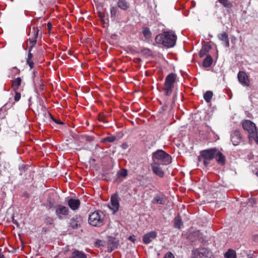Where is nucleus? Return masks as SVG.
Listing matches in <instances>:
<instances>
[{
	"instance_id": "obj_1",
	"label": "nucleus",
	"mask_w": 258,
	"mask_h": 258,
	"mask_svg": "<svg viewBox=\"0 0 258 258\" xmlns=\"http://www.w3.org/2000/svg\"><path fill=\"white\" fill-rule=\"evenodd\" d=\"M176 39L177 37L174 33L166 31L157 35L155 37V41L158 44L170 48L175 45Z\"/></svg>"
},
{
	"instance_id": "obj_2",
	"label": "nucleus",
	"mask_w": 258,
	"mask_h": 258,
	"mask_svg": "<svg viewBox=\"0 0 258 258\" xmlns=\"http://www.w3.org/2000/svg\"><path fill=\"white\" fill-rule=\"evenodd\" d=\"M242 127L246 131L248 136L249 140L251 141H254L258 143V133L255 124L249 120H244L242 122Z\"/></svg>"
},
{
	"instance_id": "obj_3",
	"label": "nucleus",
	"mask_w": 258,
	"mask_h": 258,
	"mask_svg": "<svg viewBox=\"0 0 258 258\" xmlns=\"http://www.w3.org/2000/svg\"><path fill=\"white\" fill-rule=\"evenodd\" d=\"M153 162L167 165L171 162V156L162 150H158L152 155Z\"/></svg>"
},
{
	"instance_id": "obj_4",
	"label": "nucleus",
	"mask_w": 258,
	"mask_h": 258,
	"mask_svg": "<svg viewBox=\"0 0 258 258\" xmlns=\"http://www.w3.org/2000/svg\"><path fill=\"white\" fill-rule=\"evenodd\" d=\"M103 213L102 212L95 211L90 215L89 223L93 226H101L104 224Z\"/></svg>"
},
{
	"instance_id": "obj_5",
	"label": "nucleus",
	"mask_w": 258,
	"mask_h": 258,
	"mask_svg": "<svg viewBox=\"0 0 258 258\" xmlns=\"http://www.w3.org/2000/svg\"><path fill=\"white\" fill-rule=\"evenodd\" d=\"M216 148H211L201 151V155L204 159L203 163L205 166H207L211 160L215 157V154H216Z\"/></svg>"
},
{
	"instance_id": "obj_6",
	"label": "nucleus",
	"mask_w": 258,
	"mask_h": 258,
	"mask_svg": "<svg viewBox=\"0 0 258 258\" xmlns=\"http://www.w3.org/2000/svg\"><path fill=\"white\" fill-rule=\"evenodd\" d=\"M38 33L39 30L37 28L34 29L33 36L32 38H29L28 40V45H29V51L27 58H32L33 54L31 52L37 42V38L38 36Z\"/></svg>"
},
{
	"instance_id": "obj_7",
	"label": "nucleus",
	"mask_w": 258,
	"mask_h": 258,
	"mask_svg": "<svg viewBox=\"0 0 258 258\" xmlns=\"http://www.w3.org/2000/svg\"><path fill=\"white\" fill-rule=\"evenodd\" d=\"M119 198L117 194H114L111 197V207L110 208L115 213L118 211L119 208Z\"/></svg>"
},
{
	"instance_id": "obj_8",
	"label": "nucleus",
	"mask_w": 258,
	"mask_h": 258,
	"mask_svg": "<svg viewBox=\"0 0 258 258\" xmlns=\"http://www.w3.org/2000/svg\"><path fill=\"white\" fill-rule=\"evenodd\" d=\"M197 252V255L199 258H211L212 254L211 251L208 249L202 247L199 248H195Z\"/></svg>"
},
{
	"instance_id": "obj_9",
	"label": "nucleus",
	"mask_w": 258,
	"mask_h": 258,
	"mask_svg": "<svg viewBox=\"0 0 258 258\" xmlns=\"http://www.w3.org/2000/svg\"><path fill=\"white\" fill-rule=\"evenodd\" d=\"M231 141L234 146L239 145L242 141V137L240 132L235 130L231 134Z\"/></svg>"
},
{
	"instance_id": "obj_10",
	"label": "nucleus",
	"mask_w": 258,
	"mask_h": 258,
	"mask_svg": "<svg viewBox=\"0 0 258 258\" xmlns=\"http://www.w3.org/2000/svg\"><path fill=\"white\" fill-rule=\"evenodd\" d=\"M239 82L243 86L248 87L249 85V81L248 77L243 71L239 72L237 75Z\"/></svg>"
},
{
	"instance_id": "obj_11",
	"label": "nucleus",
	"mask_w": 258,
	"mask_h": 258,
	"mask_svg": "<svg viewBox=\"0 0 258 258\" xmlns=\"http://www.w3.org/2000/svg\"><path fill=\"white\" fill-rule=\"evenodd\" d=\"M157 232L155 231H150L144 235L143 237V241L145 244H148L151 243L153 239L157 237Z\"/></svg>"
},
{
	"instance_id": "obj_12",
	"label": "nucleus",
	"mask_w": 258,
	"mask_h": 258,
	"mask_svg": "<svg viewBox=\"0 0 258 258\" xmlns=\"http://www.w3.org/2000/svg\"><path fill=\"white\" fill-rule=\"evenodd\" d=\"M160 165L156 162H152L151 164V167L154 174L160 177H163L164 176V172L160 167Z\"/></svg>"
},
{
	"instance_id": "obj_13",
	"label": "nucleus",
	"mask_w": 258,
	"mask_h": 258,
	"mask_svg": "<svg viewBox=\"0 0 258 258\" xmlns=\"http://www.w3.org/2000/svg\"><path fill=\"white\" fill-rule=\"evenodd\" d=\"M167 199L166 196L162 194H157L154 196L152 203L154 204L164 205L166 202Z\"/></svg>"
},
{
	"instance_id": "obj_14",
	"label": "nucleus",
	"mask_w": 258,
	"mask_h": 258,
	"mask_svg": "<svg viewBox=\"0 0 258 258\" xmlns=\"http://www.w3.org/2000/svg\"><path fill=\"white\" fill-rule=\"evenodd\" d=\"M216 154L215 157L218 164L224 166L226 164V158L224 154L216 149Z\"/></svg>"
},
{
	"instance_id": "obj_15",
	"label": "nucleus",
	"mask_w": 258,
	"mask_h": 258,
	"mask_svg": "<svg viewBox=\"0 0 258 258\" xmlns=\"http://www.w3.org/2000/svg\"><path fill=\"white\" fill-rule=\"evenodd\" d=\"M56 214L60 219H62L61 215H67L69 214V209L67 207L62 205H58L55 210Z\"/></svg>"
},
{
	"instance_id": "obj_16",
	"label": "nucleus",
	"mask_w": 258,
	"mask_h": 258,
	"mask_svg": "<svg viewBox=\"0 0 258 258\" xmlns=\"http://www.w3.org/2000/svg\"><path fill=\"white\" fill-rule=\"evenodd\" d=\"M69 207L73 211L77 210L80 206V201L79 199H70L68 201Z\"/></svg>"
},
{
	"instance_id": "obj_17",
	"label": "nucleus",
	"mask_w": 258,
	"mask_h": 258,
	"mask_svg": "<svg viewBox=\"0 0 258 258\" xmlns=\"http://www.w3.org/2000/svg\"><path fill=\"white\" fill-rule=\"evenodd\" d=\"M107 244L108 248H110L111 250H112L117 247L118 241L115 237L109 236L108 238Z\"/></svg>"
},
{
	"instance_id": "obj_18",
	"label": "nucleus",
	"mask_w": 258,
	"mask_h": 258,
	"mask_svg": "<svg viewBox=\"0 0 258 258\" xmlns=\"http://www.w3.org/2000/svg\"><path fill=\"white\" fill-rule=\"evenodd\" d=\"M176 79V75L174 73H170L166 76L164 83L174 86Z\"/></svg>"
},
{
	"instance_id": "obj_19",
	"label": "nucleus",
	"mask_w": 258,
	"mask_h": 258,
	"mask_svg": "<svg viewBox=\"0 0 258 258\" xmlns=\"http://www.w3.org/2000/svg\"><path fill=\"white\" fill-rule=\"evenodd\" d=\"M218 38L219 39L222 41L223 44L225 47H228L229 46V41L228 39V36L226 32H223L218 35Z\"/></svg>"
},
{
	"instance_id": "obj_20",
	"label": "nucleus",
	"mask_w": 258,
	"mask_h": 258,
	"mask_svg": "<svg viewBox=\"0 0 258 258\" xmlns=\"http://www.w3.org/2000/svg\"><path fill=\"white\" fill-rule=\"evenodd\" d=\"M81 218L75 216L71 219L70 225L73 229H76L81 226Z\"/></svg>"
},
{
	"instance_id": "obj_21",
	"label": "nucleus",
	"mask_w": 258,
	"mask_h": 258,
	"mask_svg": "<svg viewBox=\"0 0 258 258\" xmlns=\"http://www.w3.org/2000/svg\"><path fill=\"white\" fill-rule=\"evenodd\" d=\"M213 62L212 57L210 55H208L204 58L203 62V66L205 68L210 67Z\"/></svg>"
},
{
	"instance_id": "obj_22",
	"label": "nucleus",
	"mask_w": 258,
	"mask_h": 258,
	"mask_svg": "<svg viewBox=\"0 0 258 258\" xmlns=\"http://www.w3.org/2000/svg\"><path fill=\"white\" fill-rule=\"evenodd\" d=\"M21 82L22 80L20 77L16 78L15 80L13 81L12 88L15 91V92H16L18 90L21 84Z\"/></svg>"
},
{
	"instance_id": "obj_23",
	"label": "nucleus",
	"mask_w": 258,
	"mask_h": 258,
	"mask_svg": "<svg viewBox=\"0 0 258 258\" xmlns=\"http://www.w3.org/2000/svg\"><path fill=\"white\" fill-rule=\"evenodd\" d=\"M173 88L174 86H171V85H168L164 83L163 87L164 95L167 96H170L172 92Z\"/></svg>"
},
{
	"instance_id": "obj_24",
	"label": "nucleus",
	"mask_w": 258,
	"mask_h": 258,
	"mask_svg": "<svg viewBox=\"0 0 258 258\" xmlns=\"http://www.w3.org/2000/svg\"><path fill=\"white\" fill-rule=\"evenodd\" d=\"M70 258H87L86 254L83 252L78 250H74Z\"/></svg>"
},
{
	"instance_id": "obj_25",
	"label": "nucleus",
	"mask_w": 258,
	"mask_h": 258,
	"mask_svg": "<svg viewBox=\"0 0 258 258\" xmlns=\"http://www.w3.org/2000/svg\"><path fill=\"white\" fill-rule=\"evenodd\" d=\"M117 6L119 8L123 10H126L129 8V4L125 0H118Z\"/></svg>"
},
{
	"instance_id": "obj_26",
	"label": "nucleus",
	"mask_w": 258,
	"mask_h": 258,
	"mask_svg": "<svg viewBox=\"0 0 258 258\" xmlns=\"http://www.w3.org/2000/svg\"><path fill=\"white\" fill-rule=\"evenodd\" d=\"M225 258H237L236 251L232 249H229L224 254Z\"/></svg>"
},
{
	"instance_id": "obj_27",
	"label": "nucleus",
	"mask_w": 258,
	"mask_h": 258,
	"mask_svg": "<svg viewBox=\"0 0 258 258\" xmlns=\"http://www.w3.org/2000/svg\"><path fill=\"white\" fill-rule=\"evenodd\" d=\"M213 92L211 91H207L204 95V98L205 100L209 103L211 101L213 97Z\"/></svg>"
},
{
	"instance_id": "obj_28",
	"label": "nucleus",
	"mask_w": 258,
	"mask_h": 258,
	"mask_svg": "<svg viewBox=\"0 0 258 258\" xmlns=\"http://www.w3.org/2000/svg\"><path fill=\"white\" fill-rule=\"evenodd\" d=\"M142 33L146 39H149L151 38V32L149 28H144Z\"/></svg>"
},
{
	"instance_id": "obj_29",
	"label": "nucleus",
	"mask_w": 258,
	"mask_h": 258,
	"mask_svg": "<svg viewBox=\"0 0 258 258\" xmlns=\"http://www.w3.org/2000/svg\"><path fill=\"white\" fill-rule=\"evenodd\" d=\"M182 222L179 216L176 217L174 219V227L175 228H180L182 225Z\"/></svg>"
},
{
	"instance_id": "obj_30",
	"label": "nucleus",
	"mask_w": 258,
	"mask_h": 258,
	"mask_svg": "<svg viewBox=\"0 0 258 258\" xmlns=\"http://www.w3.org/2000/svg\"><path fill=\"white\" fill-rule=\"evenodd\" d=\"M219 2L225 8H230L232 7L231 3L229 0H218Z\"/></svg>"
},
{
	"instance_id": "obj_31",
	"label": "nucleus",
	"mask_w": 258,
	"mask_h": 258,
	"mask_svg": "<svg viewBox=\"0 0 258 258\" xmlns=\"http://www.w3.org/2000/svg\"><path fill=\"white\" fill-rule=\"evenodd\" d=\"M116 139L114 136H109L103 138L102 140V142L103 143H112Z\"/></svg>"
},
{
	"instance_id": "obj_32",
	"label": "nucleus",
	"mask_w": 258,
	"mask_h": 258,
	"mask_svg": "<svg viewBox=\"0 0 258 258\" xmlns=\"http://www.w3.org/2000/svg\"><path fill=\"white\" fill-rule=\"evenodd\" d=\"M117 9L116 7H112L110 9V15L111 18L114 19L117 15Z\"/></svg>"
},
{
	"instance_id": "obj_33",
	"label": "nucleus",
	"mask_w": 258,
	"mask_h": 258,
	"mask_svg": "<svg viewBox=\"0 0 258 258\" xmlns=\"http://www.w3.org/2000/svg\"><path fill=\"white\" fill-rule=\"evenodd\" d=\"M141 52L146 56H150L152 54V51L148 48H143L141 50Z\"/></svg>"
},
{
	"instance_id": "obj_34",
	"label": "nucleus",
	"mask_w": 258,
	"mask_h": 258,
	"mask_svg": "<svg viewBox=\"0 0 258 258\" xmlns=\"http://www.w3.org/2000/svg\"><path fill=\"white\" fill-rule=\"evenodd\" d=\"M117 174L119 176L125 177L127 176V171L125 169H122L117 173Z\"/></svg>"
},
{
	"instance_id": "obj_35",
	"label": "nucleus",
	"mask_w": 258,
	"mask_h": 258,
	"mask_svg": "<svg viewBox=\"0 0 258 258\" xmlns=\"http://www.w3.org/2000/svg\"><path fill=\"white\" fill-rule=\"evenodd\" d=\"M27 63L29 65L30 69H32L34 67V63L32 60V58H27Z\"/></svg>"
},
{
	"instance_id": "obj_36",
	"label": "nucleus",
	"mask_w": 258,
	"mask_h": 258,
	"mask_svg": "<svg viewBox=\"0 0 258 258\" xmlns=\"http://www.w3.org/2000/svg\"><path fill=\"white\" fill-rule=\"evenodd\" d=\"M197 251V250H196L195 248L193 249L191 251V255L189 258H199Z\"/></svg>"
},
{
	"instance_id": "obj_37",
	"label": "nucleus",
	"mask_w": 258,
	"mask_h": 258,
	"mask_svg": "<svg viewBox=\"0 0 258 258\" xmlns=\"http://www.w3.org/2000/svg\"><path fill=\"white\" fill-rule=\"evenodd\" d=\"M207 51H208V50H207V46H205L201 50L200 52V57H203V56L206 53Z\"/></svg>"
},
{
	"instance_id": "obj_38",
	"label": "nucleus",
	"mask_w": 258,
	"mask_h": 258,
	"mask_svg": "<svg viewBox=\"0 0 258 258\" xmlns=\"http://www.w3.org/2000/svg\"><path fill=\"white\" fill-rule=\"evenodd\" d=\"M21 98V94L19 92H15V95L14 97V99L16 101H18Z\"/></svg>"
},
{
	"instance_id": "obj_39",
	"label": "nucleus",
	"mask_w": 258,
	"mask_h": 258,
	"mask_svg": "<svg viewBox=\"0 0 258 258\" xmlns=\"http://www.w3.org/2000/svg\"><path fill=\"white\" fill-rule=\"evenodd\" d=\"M164 258H175L174 255L171 252H168L165 255Z\"/></svg>"
},
{
	"instance_id": "obj_40",
	"label": "nucleus",
	"mask_w": 258,
	"mask_h": 258,
	"mask_svg": "<svg viewBox=\"0 0 258 258\" xmlns=\"http://www.w3.org/2000/svg\"><path fill=\"white\" fill-rule=\"evenodd\" d=\"M94 138L90 136H86L85 137V140L88 142H92L94 140Z\"/></svg>"
},
{
	"instance_id": "obj_41",
	"label": "nucleus",
	"mask_w": 258,
	"mask_h": 258,
	"mask_svg": "<svg viewBox=\"0 0 258 258\" xmlns=\"http://www.w3.org/2000/svg\"><path fill=\"white\" fill-rule=\"evenodd\" d=\"M51 117L52 118V119L55 122H56V123L57 124H63V122L59 119H54L52 116H51Z\"/></svg>"
},
{
	"instance_id": "obj_42",
	"label": "nucleus",
	"mask_w": 258,
	"mask_h": 258,
	"mask_svg": "<svg viewBox=\"0 0 258 258\" xmlns=\"http://www.w3.org/2000/svg\"><path fill=\"white\" fill-rule=\"evenodd\" d=\"M12 72L14 74H19L20 72L19 70L16 67H14L13 68Z\"/></svg>"
},
{
	"instance_id": "obj_43",
	"label": "nucleus",
	"mask_w": 258,
	"mask_h": 258,
	"mask_svg": "<svg viewBox=\"0 0 258 258\" xmlns=\"http://www.w3.org/2000/svg\"><path fill=\"white\" fill-rule=\"evenodd\" d=\"M128 239L131 241H132V242H135V238H134L133 236H130L129 237H128Z\"/></svg>"
},
{
	"instance_id": "obj_44",
	"label": "nucleus",
	"mask_w": 258,
	"mask_h": 258,
	"mask_svg": "<svg viewBox=\"0 0 258 258\" xmlns=\"http://www.w3.org/2000/svg\"><path fill=\"white\" fill-rule=\"evenodd\" d=\"M51 28H52V25L50 23H47V28L48 30H50L51 29Z\"/></svg>"
},
{
	"instance_id": "obj_45",
	"label": "nucleus",
	"mask_w": 258,
	"mask_h": 258,
	"mask_svg": "<svg viewBox=\"0 0 258 258\" xmlns=\"http://www.w3.org/2000/svg\"><path fill=\"white\" fill-rule=\"evenodd\" d=\"M167 106H168V103L167 102H166L165 105L162 107L163 110H166L167 109Z\"/></svg>"
},
{
	"instance_id": "obj_46",
	"label": "nucleus",
	"mask_w": 258,
	"mask_h": 258,
	"mask_svg": "<svg viewBox=\"0 0 258 258\" xmlns=\"http://www.w3.org/2000/svg\"><path fill=\"white\" fill-rule=\"evenodd\" d=\"M25 168V166H22L21 167H20V170H24Z\"/></svg>"
},
{
	"instance_id": "obj_47",
	"label": "nucleus",
	"mask_w": 258,
	"mask_h": 258,
	"mask_svg": "<svg viewBox=\"0 0 258 258\" xmlns=\"http://www.w3.org/2000/svg\"><path fill=\"white\" fill-rule=\"evenodd\" d=\"M0 258H5V256L3 254L0 253Z\"/></svg>"
},
{
	"instance_id": "obj_48",
	"label": "nucleus",
	"mask_w": 258,
	"mask_h": 258,
	"mask_svg": "<svg viewBox=\"0 0 258 258\" xmlns=\"http://www.w3.org/2000/svg\"><path fill=\"white\" fill-rule=\"evenodd\" d=\"M255 174L257 176H258V171L256 172Z\"/></svg>"
},
{
	"instance_id": "obj_49",
	"label": "nucleus",
	"mask_w": 258,
	"mask_h": 258,
	"mask_svg": "<svg viewBox=\"0 0 258 258\" xmlns=\"http://www.w3.org/2000/svg\"><path fill=\"white\" fill-rule=\"evenodd\" d=\"M207 47H208V49H210V46H207Z\"/></svg>"
},
{
	"instance_id": "obj_50",
	"label": "nucleus",
	"mask_w": 258,
	"mask_h": 258,
	"mask_svg": "<svg viewBox=\"0 0 258 258\" xmlns=\"http://www.w3.org/2000/svg\"><path fill=\"white\" fill-rule=\"evenodd\" d=\"M140 60H141V59L139 58L138 61H140Z\"/></svg>"
},
{
	"instance_id": "obj_51",
	"label": "nucleus",
	"mask_w": 258,
	"mask_h": 258,
	"mask_svg": "<svg viewBox=\"0 0 258 258\" xmlns=\"http://www.w3.org/2000/svg\"><path fill=\"white\" fill-rule=\"evenodd\" d=\"M140 60H141V59L139 58L138 61H140Z\"/></svg>"
}]
</instances>
